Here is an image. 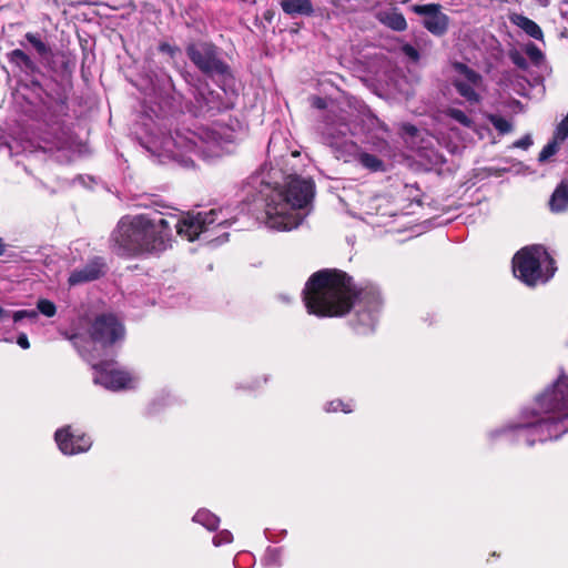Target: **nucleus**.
I'll return each mask as SVG.
<instances>
[{
	"label": "nucleus",
	"mask_w": 568,
	"mask_h": 568,
	"mask_svg": "<svg viewBox=\"0 0 568 568\" xmlns=\"http://www.w3.org/2000/svg\"><path fill=\"white\" fill-rule=\"evenodd\" d=\"M38 313H41L42 315L47 317H53L57 314V306L55 304L47 298H39L37 302V310Z\"/></svg>",
	"instance_id": "nucleus-27"
},
{
	"label": "nucleus",
	"mask_w": 568,
	"mask_h": 568,
	"mask_svg": "<svg viewBox=\"0 0 568 568\" xmlns=\"http://www.w3.org/2000/svg\"><path fill=\"white\" fill-rule=\"evenodd\" d=\"M568 376H559L535 400L531 409L521 414L519 422L490 432L491 438L505 435L511 442H525L531 446L559 438L567 432Z\"/></svg>",
	"instance_id": "nucleus-1"
},
{
	"label": "nucleus",
	"mask_w": 568,
	"mask_h": 568,
	"mask_svg": "<svg viewBox=\"0 0 568 568\" xmlns=\"http://www.w3.org/2000/svg\"><path fill=\"white\" fill-rule=\"evenodd\" d=\"M531 143H532V141H531L530 136H529V135H527V136H525V138H523V139H520V140L516 141V142L514 143V146H516V148H520V149H527L528 146H530V145H531Z\"/></svg>",
	"instance_id": "nucleus-38"
},
{
	"label": "nucleus",
	"mask_w": 568,
	"mask_h": 568,
	"mask_svg": "<svg viewBox=\"0 0 568 568\" xmlns=\"http://www.w3.org/2000/svg\"><path fill=\"white\" fill-rule=\"evenodd\" d=\"M568 136V120H562L555 132V139L558 141H564Z\"/></svg>",
	"instance_id": "nucleus-35"
},
{
	"label": "nucleus",
	"mask_w": 568,
	"mask_h": 568,
	"mask_svg": "<svg viewBox=\"0 0 568 568\" xmlns=\"http://www.w3.org/2000/svg\"><path fill=\"white\" fill-rule=\"evenodd\" d=\"M12 318L14 322H19L23 318L29 320H37L38 318V312L36 310H20L16 311L12 315Z\"/></svg>",
	"instance_id": "nucleus-34"
},
{
	"label": "nucleus",
	"mask_w": 568,
	"mask_h": 568,
	"mask_svg": "<svg viewBox=\"0 0 568 568\" xmlns=\"http://www.w3.org/2000/svg\"><path fill=\"white\" fill-rule=\"evenodd\" d=\"M281 6L287 14H311L313 11L310 0H283Z\"/></svg>",
	"instance_id": "nucleus-20"
},
{
	"label": "nucleus",
	"mask_w": 568,
	"mask_h": 568,
	"mask_svg": "<svg viewBox=\"0 0 568 568\" xmlns=\"http://www.w3.org/2000/svg\"><path fill=\"white\" fill-rule=\"evenodd\" d=\"M226 237H227V235H226V234H223L222 242H223V241H226Z\"/></svg>",
	"instance_id": "nucleus-41"
},
{
	"label": "nucleus",
	"mask_w": 568,
	"mask_h": 568,
	"mask_svg": "<svg viewBox=\"0 0 568 568\" xmlns=\"http://www.w3.org/2000/svg\"><path fill=\"white\" fill-rule=\"evenodd\" d=\"M281 549L278 548H270L267 549L265 557H264V564L267 567H274L280 565L281 559Z\"/></svg>",
	"instance_id": "nucleus-31"
},
{
	"label": "nucleus",
	"mask_w": 568,
	"mask_h": 568,
	"mask_svg": "<svg viewBox=\"0 0 568 568\" xmlns=\"http://www.w3.org/2000/svg\"><path fill=\"white\" fill-rule=\"evenodd\" d=\"M515 63L519 67H524V60L523 59H515Z\"/></svg>",
	"instance_id": "nucleus-40"
},
{
	"label": "nucleus",
	"mask_w": 568,
	"mask_h": 568,
	"mask_svg": "<svg viewBox=\"0 0 568 568\" xmlns=\"http://www.w3.org/2000/svg\"><path fill=\"white\" fill-rule=\"evenodd\" d=\"M349 133V128L346 124H339L338 128H335L333 125H328L324 132V140L325 142L335 149H348V146H352L351 143L346 141V136Z\"/></svg>",
	"instance_id": "nucleus-15"
},
{
	"label": "nucleus",
	"mask_w": 568,
	"mask_h": 568,
	"mask_svg": "<svg viewBox=\"0 0 568 568\" xmlns=\"http://www.w3.org/2000/svg\"><path fill=\"white\" fill-rule=\"evenodd\" d=\"M264 194V223L275 231L296 229L308 214L315 186L312 180L297 175L287 176L274 187L266 186Z\"/></svg>",
	"instance_id": "nucleus-4"
},
{
	"label": "nucleus",
	"mask_w": 568,
	"mask_h": 568,
	"mask_svg": "<svg viewBox=\"0 0 568 568\" xmlns=\"http://www.w3.org/2000/svg\"><path fill=\"white\" fill-rule=\"evenodd\" d=\"M446 114L453 119L454 121L458 122L459 124L466 126V128H471L473 126V121L462 110L459 109H456V108H449L446 112Z\"/></svg>",
	"instance_id": "nucleus-26"
},
{
	"label": "nucleus",
	"mask_w": 568,
	"mask_h": 568,
	"mask_svg": "<svg viewBox=\"0 0 568 568\" xmlns=\"http://www.w3.org/2000/svg\"><path fill=\"white\" fill-rule=\"evenodd\" d=\"M109 345L111 344H118L123 342L125 337V328L122 324V322L114 317L109 315Z\"/></svg>",
	"instance_id": "nucleus-21"
},
{
	"label": "nucleus",
	"mask_w": 568,
	"mask_h": 568,
	"mask_svg": "<svg viewBox=\"0 0 568 568\" xmlns=\"http://www.w3.org/2000/svg\"><path fill=\"white\" fill-rule=\"evenodd\" d=\"M138 383L139 376L135 373L109 361V390L133 389Z\"/></svg>",
	"instance_id": "nucleus-11"
},
{
	"label": "nucleus",
	"mask_w": 568,
	"mask_h": 568,
	"mask_svg": "<svg viewBox=\"0 0 568 568\" xmlns=\"http://www.w3.org/2000/svg\"><path fill=\"white\" fill-rule=\"evenodd\" d=\"M358 161L364 168H366L373 172H376V171H379L383 169V162L377 156L369 154V153L359 154Z\"/></svg>",
	"instance_id": "nucleus-24"
},
{
	"label": "nucleus",
	"mask_w": 568,
	"mask_h": 568,
	"mask_svg": "<svg viewBox=\"0 0 568 568\" xmlns=\"http://www.w3.org/2000/svg\"><path fill=\"white\" fill-rule=\"evenodd\" d=\"M526 55L534 62L535 64H539L544 60L542 51L535 44L528 43L524 49Z\"/></svg>",
	"instance_id": "nucleus-29"
},
{
	"label": "nucleus",
	"mask_w": 568,
	"mask_h": 568,
	"mask_svg": "<svg viewBox=\"0 0 568 568\" xmlns=\"http://www.w3.org/2000/svg\"><path fill=\"white\" fill-rule=\"evenodd\" d=\"M172 221L138 214L123 217L115 231V242L124 254L153 256L171 247Z\"/></svg>",
	"instance_id": "nucleus-5"
},
{
	"label": "nucleus",
	"mask_w": 568,
	"mask_h": 568,
	"mask_svg": "<svg viewBox=\"0 0 568 568\" xmlns=\"http://www.w3.org/2000/svg\"><path fill=\"white\" fill-rule=\"evenodd\" d=\"M90 338L94 349L106 351V314L102 313L95 317L89 329Z\"/></svg>",
	"instance_id": "nucleus-14"
},
{
	"label": "nucleus",
	"mask_w": 568,
	"mask_h": 568,
	"mask_svg": "<svg viewBox=\"0 0 568 568\" xmlns=\"http://www.w3.org/2000/svg\"><path fill=\"white\" fill-rule=\"evenodd\" d=\"M439 4L414 6L413 11L424 17V27L436 36H442L448 27V17L442 12Z\"/></svg>",
	"instance_id": "nucleus-10"
},
{
	"label": "nucleus",
	"mask_w": 568,
	"mask_h": 568,
	"mask_svg": "<svg viewBox=\"0 0 568 568\" xmlns=\"http://www.w3.org/2000/svg\"><path fill=\"white\" fill-rule=\"evenodd\" d=\"M489 121L494 128L501 134L509 133L513 130V124L503 116L489 115Z\"/></svg>",
	"instance_id": "nucleus-28"
},
{
	"label": "nucleus",
	"mask_w": 568,
	"mask_h": 568,
	"mask_svg": "<svg viewBox=\"0 0 568 568\" xmlns=\"http://www.w3.org/2000/svg\"><path fill=\"white\" fill-rule=\"evenodd\" d=\"M233 535L229 530H222L213 537L214 546L219 547L232 542Z\"/></svg>",
	"instance_id": "nucleus-33"
},
{
	"label": "nucleus",
	"mask_w": 568,
	"mask_h": 568,
	"mask_svg": "<svg viewBox=\"0 0 568 568\" xmlns=\"http://www.w3.org/2000/svg\"><path fill=\"white\" fill-rule=\"evenodd\" d=\"M230 224L226 210H211L209 212L185 213L176 220L174 226L178 235L192 242L201 234L211 232L217 227H224Z\"/></svg>",
	"instance_id": "nucleus-7"
},
{
	"label": "nucleus",
	"mask_w": 568,
	"mask_h": 568,
	"mask_svg": "<svg viewBox=\"0 0 568 568\" xmlns=\"http://www.w3.org/2000/svg\"><path fill=\"white\" fill-rule=\"evenodd\" d=\"M555 271L554 260L541 245L524 247L513 258L514 275L528 286L547 282Z\"/></svg>",
	"instance_id": "nucleus-6"
},
{
	"label": "nucleus",
	"mask_w": 568,
	"mask_h": 568,
	"mask_svg": "<svg viewBox=\"0 0 568 568\" xmlns=\"http://www.w3.org/2000/svg\"><path fill=\"white\" fill-rule=\"evenodd\" d=\"M549 206L555 213H560L568 209V180L561 182L556 187L549 201Z\"/></svg>",
	"instance_id": "nucleus-17"
},
{
	"label": "nucleus",
	"mask_w": 568,
	"mask_h": 568,
	"mask_svg": "<svg viewBox=\"0 0 568 568\" xmlns=\"http://www.w3.org/2000/svg\"><path fill=\"white\" fill-rule=\"evenodd\" d=\"M557 141L558 140L554 139V141L549 142L547 145L544 146V149L541 150V152L539 154V161H541V162L546 161L547 159H549L557 152V150H558Z\"/></svg>",
	"instance_id": "nucleus-32"
},
{
	"label": "nucleus",
	"mask_w": 568,
	"mask_h": 568,
	"mask_svg": "<svg viewBox=\"0 0 568 568\" xmlns=\"http://www.w3.org/2000/svg\"><path fill=\"white\" fill-rule=\"evenodd\" d=\"M458 70L464 80H456L455 87L460 95L469 102H478L479 95L477 88L480 87L481 78L475 71L468 69L466 65L459 64Z\"/></svg>",
	"instance_id": "nucleus-12"
},
{
	"label": "nucleus",
	"mask_w": 568,
	"mask_h": 568,
	"mask_svg": "<svg viewBox=\"0 0 568 568\" xmlns=\"http://www.w3.org/2000/svg\"><path fill=\"white\" fill-rule=\"evenodd\" d=\"M102 266L103 264L101 262L92 261L82 268H75L68 278L69 285L75 286L99 278L102 274Z\"/></svg>",
	"instance_id": "nucleus-13"
},
{
	"label": "nucleus",
	"mask_w": 568,
	"mask_h": 568,
	"mask_svg": "<svg viewBox=\"0 0 568 568\" xmlns=\"http://www.w3.org/2000/svg\"><path fill=\"white\" fill-rule=\"evenodd\" d=\"M358 298L367 306L369 323L381 304L376 292L357 293L351 277L337 270H323L313 274L304 288V303L310 314L335 317L347 314Z\"/></svg>",
	"instance_id": "nucleus-3"
},
{
	"label": "nucleus",
	"mask_w": 568,
	"mask_h": 568,
	"mask_svg": "<svg viewBox=\"0 0 568 568\" xmlns=\"http://www.w3.org/2000/svg\"><path fill=\"white\" fill-rule=\"evenodd\" d=\"M190 59L206 73H224L226 67L217 59L215 49L207 43L192 44L187 48Z\"/></svg>",
	"instance_id": "nucleus-8"
},
{
	"label": "nucleus",
	"mask_w": 568,
	"mask_h": 568,
	"mask_svg": "<svg viewBox=\"0 0 568 568\" xmlns=\"http://www.w3.org/2000/svg\"><path fill=\"white\" fill-rule=\"evenodd\" d=\"M403 52L414 61H417L419 59L418 51L413 45L405 44L403 47Z\"/></svg>",
	"instance_id": "nucleus-36"
},
{
	"label": "nucleus",
	"mask_w": 568,
	"mask_h": 568,
	"mask_svg": "<svg viewBox=\"0 0 568 568\" xmlns=\"http://www.w3.org/2000/svg\"><path fill=\"white\" fill-rule=\"evenodd\" d=\"M6 251V244L3 243V240L0 237V256L3 255Z\"/></svg>",
	"instance_id": "nucleus-39"
},
{
	"label": "nucleus",
	"mask_w": 568,
	"mask_h": 568,
	"mask_svg": "<svg viewBox=\"0 0 568 568\" xmlns=\"http://www.w3.org/2000/svg\"><path fill=\"white\" fill-rule=\"evenodd\" d=\"M59 449L64 455H75L87 452L91 447V439L85 434L75 433L71 426L60 428L54 434Z\"/></svg>",
	"instance_id": "nucleus-9"
},
{
	"label": "nucleus",
	"mask_w": 568,
	"mask_h": 568,
	"mask_svg": "<svg viewBox=\"0 0 568 568\" xmlns=\"http://www.w3.org/2000/svg\"><path fill=\"white\" fill-rule=\"evenodd\" d=\"M26 39L40 54L42 60L50 64L55 54L52 52L51 48L41 40L40 36L37 33L28 32L26 34Z\"/></svg>",
	"instance_id": "nucleus-19"
},
{
	"label": "nucleus",
	"mask_w": 568,
	"mask_h": 568,
	"mask_svg": "<svg viewBox=\"0 0 568 568\" xmlns=\"http://www.w3.org/2000/svg\"><path fill=\"white\" fill-rule=\"evenodd\" d=\"M8 60L11 64H14L20 70L26 72H36L38 71L37 64L31 60V58L21 49H14L8 53Z\"/></svg>",
	"instance_id": "nucleus-18"
},
{
	"label": "nucleus",
	"mask_w": 568,
	"mask_h": 568,
	"mask_svg": "<svg viewBox=\"0 0 568 568\" xmlns=\"http://www.w3.org/2000/svg\"><path fill=\"white\" fill-rule=\"evenodd\" d=\"M193 520L207 530H215L220 524V518L206 509H200L194 515Z\"/></svg>",
	"instance_id": "nucleus-22"
},
{
	"label": "nucleus",
	"mask_w": 568,
	"mask_h": 568,
	"mask_svg": "<svg viewBox=\"0 0 568 568\" xmlns=\"http://www.w3.org/2000/svg\"><path fill=\"white\" fill-rule=\"evenodd\" d=\"M383 22L396 31H403L407 27L404 16L396 11L385 13Z\"/></svg>",
	"instance_id": "nucleus-23"
},
{
	"label": "nucleus",
	"mask_w": 568,
	"mask_h": 568,
	"mask_svg": "<svg viewBox=\"0 0 568 568\" xmlns=\"http://www.w3.org/2000/svg\"><path fill=\"white\" fill-rule=\"evenodd\" d=\"M236 140L233 129L222 123L201 128L199 132L176 130L165 134L160 129L152 130L143 140L144 148L161 163L176 162L183 166L193 163V155L202 153L207 158L229 152Z\"/></svg>",
	"instance_id": "nucleus-2"
},
{
	"label": "nucleus",
	"mask_w": 568,
	"mask_h": 568,
	"mask_svg": "<svg viewBox=\"0 0 568 568\" xmlns=\"http://www.w3.org/2000/svg\"><path fill=\"white\" fill-rule=\"evenodd\" d=\"M92 368L95 371L93 382L106 387V361L101 358L98 363H92Z\"/></svg>",
	"instance_id": "nucleus-25"
},
{
	"label": "nucleus",
	"mask_w": 568,
	"mask_h": 568,
	"mask_svg": "<svg viewBox=\"0 0 568 568\" xmlns=\"http://www.w3.org/2000/svg\"><path fill=\"white\" fill-rule=\"evenodd\" d=\"M510 22L521 29L526 34L536 39L544 40V33L541 28L531 19L527 18L521 13H513L509 16Z\"/></svg>",
	"instance_id": "nucleus-16"
},
{
	"label": "nucleus",
	"mask_w": 568,
	"mask_h": 568,
	"mask_svg": "<svg viewBox=\"0 0 568 568\" xmlns=\"http://www.w3.org/2000/svg\"><path fill=\"white\" fill-rule=\"evenodd\" d=\"M325 410L328 413L342 410L344 413H351L353 410L352 403H344L341 399H334L325 405Z\"/></svg>",
	"instance_id": "nucleus-30"
},
{
	"label": "nucleus",
	"mask_w": 568,
	"mask_h": 568,
	"mask_svg": "<svg viewBox=\"0 0 568 568\" xmlns=\"http://www.w3.org/2000/svg\"><path fill=\"white\" fill-rule=\"evenodd\" d=\"M17 344L23 348V349H28L30 347V342L28 339V336L27 334L24 333H20L17 337Z\"/></svg>",
	"instance_id": "nucleus-37"
}]
</instances>
